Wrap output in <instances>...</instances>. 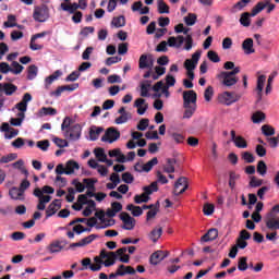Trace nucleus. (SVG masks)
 I'll return each mask as SVG.
<instances>
[{
  "label": "nucleus",
  "mask_w": 279,
  "mask_h": 279,
  "mask_svg": "<svg viewBox=\"0 0 279 279\" xmlns=\"http://www.w3.org/2000/svg\"><path fill=\"white\" fill-rule=\"evenodd\" d=\"M49 7L47 4L37 5L34 8L33 19L36 23H46L49 21Z\"/></svg>",
  "instance_id": "f257e3e1"
},
{
  "label": "nucleus",
  "mask_w": 279,
  "mask_h": 279,
  "mask_svg": "<svg viewBox=\"0 0 279 279\" xmlns=\"http://www.w3.org/2000/svg\"><path fill=\"white\" fill-rule=\"evenodd\" d=\"M241 99V95L236 94V92H225L218 96V101L223 104V106H232V104H236Z\"/></svg>",
  "instance_id": "f03ea898"
},
{
  "label": "nucleus",
  "mask_w": 279,
  "mask_h": 279,
  "mask_svg": "<svg viewBox=\"0 0 279 279\" xmlns=\"http://www.w3.org/2000/svg\"><path fill=\"white\" fill-rule=\"evenodd\" d=\"M265 8H267V14H271V12L276 10V4L271 3V0L259 1L252 9V16H256L257 14H260V12L265 10Z\"/></svg>",
  "instance_id": "7ed1b4c3"
},
{
  "label": "nucleus",
  "mask_w": 279,
  "mask_h": 279,
  "mask_svg": "<svg viewBox=\"0 0 279 279\" xmlns=\"http://www.w3.org/2000/svg\"><path fill=\"white\" fill-rule=\"evenodd\" d=\"M64 136L70 141H80V138L82 137V125H72L70 129L65 130Z\"/></svg>",
  "instance_id": "20e7f679"
},
{
  "label": "nucleus",
  "mask_w": 279,
  "mask_h": 279,
  "mask_svg": "<svg viewBox=\"0 0 279 279\" xmlns=\"http://www.w3.org/2000/svg\"><path fill=\"white\" fill-rule=\"evenodd\" d=\"M189 106H197V93L193 89L183 92V108Z\"/></svg>",
  "instance_id": "39448f33"
},
{
  "label": "nucleus",
  "mask_w": 279,
  "mask_h": 279,
  "mask_svg": "<svg viewBox=\"0 0 279 279\" xmlns=\"http://www.w3.org/2000/svg\"><path fill=\"white\" fill-rule=\"evenodd\" d=\"M121 138V132L114 128H109L101 137L102 143H114Z\"/></svg>",
  "instance_id": "423d86ee"
},
{
  "label": "nucleus",
  "mask_w": 279,
  "mask_h": 279,
  "mask_svg": "<svg viewBox=\"0 0 279 279\" xmlns=\"http://www.w3.org/2000/svg\"><path fill=\"white\" fill-rule=\"evenodd\" d=\"M120 219L123 222V230H134L136 228V219L132 218L130 214L123 211L120 214Z\"/></svg>",
  "instance_id": "0eeeda50"
},
{
  "label": "nucleus",
  "mask_w": 279,
  "mask_h": 279,
  "mask_svg": "<svg viewBox=\"0 0 279 279\" xmlns=\"http://www.w3.org/2000/svg\"><path fill=\"white\" fill-rule=\"evenodd\" d=\"M218 77L221 80L222 86H227L228 88H230V86H234L239 82V77L229 74L228 72H220Z\"/></svg>",
  "instance_id": "6e6552de"
},
{
  "label": "nucleus",
  "mask_w": 279,
  "mask_h": 279,
  "mask_svg": "<svg viewBox=\"0 0 279 279\" xmlns=\"http://www.w3.org/2000/svg\"><path fill=\"white\" fill-rule=\"evenodd\" d=\"M186 189H189V182L186 181V177H181L177 180L174 184V195H182V193L186 192Z\"/></svg>",
  "instance_id": "1a4fd4ad"
},
{
  "label": "nucleus",
  "mask_w": 279,
  "mask_h": 279,
  "mask_svg": "<svg viewBox=\"0 0 279 279\" xmlns=\"http://www.w3.org/2000/svg\"><path fill=\"white\" fill-rule=\"evenodd\" d=\"M68 244L69 242L66 240H57L54 242H51L47 250L48 252H50V254H58L59 252H62V250H64V246H66Z\"/></svg>",
  "instance_id": "9d476101"
},
{
  "label": "nucleus",
  "mask_w": 279,
  "mask_h": 279,
  "mask_svg": "<svg viewBox=\"0 0 279 279\" xmlns=\"http://www.w3.org/2000/svg\"><path fill=\"white\" fill-rule=\"evenodd\" d=\"M169 256V251L154 252L149 257L150 265H158L161 260H165Z\"/></svg>",
  "instance_id": "9b49d317"
},
{
  "label": "nucleus",
  "mask_w": 279,
  "mask_h": 279,
  "mask_svg": "<svg viewBox=\"0 0 279 279\" xmlns=\"http://www.w3.org/2000/svg\"><path fill=\"white\" fill-rule=\"evenodd\" d=\"M231 141L234 143L238 149H247V141L244 140L243 136H236V131H231Z\"/></svg>",
  "instance_id": "f8f14e48"
},
{
  "label": "nucleus",
  "mask_w": 279,
  "mask_h": 279,
  "mask_svg": "<svg viewBox=\"0 0 279 279\" xmlns=\"http://www.w3.org/2000/svg\"><path fill=\"white\" fill-rule=\"evenodd\" d=\"M95 239H99V235L97 234H90L84 239H82L78 242L72 243L70 244V247H86V245H90V243H93V241H95Z\"/></svg>",
  "instance_id": "ddd939ff"
},
{
  "label": "nucleus",
  "mask_w": 279,
  "mask_h": 279,
  "mask_svg": "<svg viewBox=\"0 0 279 279\" xmlns=\"http://www.w3.org/2000/svg\"><path fill=\"white\" fill-rule=\"evenodd\" d=\"M16 90H19V87L12 83H0V93H3L7 97H11Z\"/></svg>",
  "instance_id": "4468645a"
},
{
  "label": "nucleus",
  "mask_w": 279,
  "mask_h": 279,
  "mask_svg": "<svg viewBox=\"0 0 279 279\" xmlns=\"http://www.w3.org/2000/svg\"><path fill=\"white\" fill-rule=\"evenodd\" d=\"M62 208V204L60 203V199H54L46 209V219H49V217H53L58 210Z\"/></svg>",
  "instance_id": "2eb2a0df"
},
{
  "label": "nucleus",
  "mask_w": 279,
  "mask_h": 279,
  "mask_svg": "<svg viewBox=\"0 0 279 279\" xmlns=\"http://www.w3.org/2000/svg\"><path fill=\"white\" fill-rule=\"evenodd\" d=\"M265 223L268 230H279V217H274L271 214H267Z\"/></svg>",
  "instance_id": "dca6fc26"
},
{
  "label": "nucleus",
  "mask_w": 279,
  "mask_h": 279,
  "mask_svg": "<svg viewBox=\"0 0 279 279\" xmlns=\"http://www.w3.org/2000/svg\"><path fill=\"white\" fill-rule=\"evenodd\" d=\"M9 195L11 199H15L19 202H25V194L19 187L13 186L9 190Z\"/></svg>",
  "instance_id": "f3484780"
},
{
  "label": "nucleus",
  "mask_w": 279,
  "mask_h": 279,
  "mask_svg": "<svg viewBox=\"0 0 279 279\" xmlns=\"http://www.w3.org/2000/svg\"><path fill=\"white\" fill-rule=\"evenodd\" d=\"M219 236V230L211 228L205 233L202 238L201 241L202 243H208L210 241H215Z\"/></svg>",
  "instance_id": "a211bd4d"
},
{
  "label": "nucleus",
  "mask_w": 279,
  "mask_h": 279,
  "mask_svg": "<svg viewBox=\"0 0 279 279\" xmlns=\"http://www.w3.org/2000/svg\"><path fill=\"white\" fill-rule=\"evenodd\" d=\"M242 49L246 56H251V53H256V50L254 49V39L246 38L242 43Z\"/></svg>",
  "instance_id": "6ab92c4d"
},
{
  "label": "nucleus",
  "mask_w": 279,
  "mask_h": 279,
  "mask_svg": "<svg viewBox=\"0 0 279 279\" xmlns=\"http://www.w3.org/2000/svg\"><path fill=\"white\" fill-rule=\"evenodd\" d=\"M265 82H267V76L259 75L257 77V86H256L257 101H260V99H263V89L265 88Z\"/></svg>",
  "instance_id": "aec40b11"
},
{
  "label": "nucleus",
  "mask_w": 279,
  "mask_h": 279,
  "mask_svg": "<svg viewBox=\"0 0 279 279\" xmlns=\"http://www.w3.org/2000/svg\"><path fill=\"white\" fill-rule=\"evenodd\" d=\"M118 275H120V276H135L136 275V269H134V267H132V266H125V265L121 264L118 267Z\"/></svg>",
  "instance_id": "412c9836"
},
{
  "label": "nucleus",
  "mask_w": 279,
  "mask_h": 279,
  "mask_svg": "<svg viewBox=\"0 0 279 279\" xmlns=\"http://www.w3.org/2000/svg\"><path fill=\"white\" fill-rule=\"evenodd\" d=\"M175 165H178L177 158H167L163 167L165 173H175Z\"/></svg>",
  "instance_id": "4be33fe9"
},
{
  "label": "nucleus",
  "mask_w": 279,
  "mask_h": 279,
  "mask_svg": "<svg viewBox=\"0 0 279 279\" xmlns=\"http://www.w3.org/2000/svg\"><path fill=\"white\" fill-rule=\"evenodd\" d=\"M134 107L137 108V114L140 116L145 114V112H147V108H149V106L145 104L144 98H137L134 102Z\"/></svg>",
  "instance_id": "5701e85b"
},
{
  "label": "nucleus",
  "mask_w": 279,
  "mask_h": 279,
  "mask_svg": "<svg viewBox=\"0 0 279 279\" xmlns=\"http://www.w3.org/2000/svg\"><path fill=\"white\" fill-rule=\"evenodd\" d=\"M75 170H80V163L75 160H69L65 163V175H73L75 173Z\"/></svg>",
  "instance_id": "b1692460"
},
{
  "label": "nucleus",
  "mask_w": 279,
  "mask_h": 279,
  "mask_svg": "<svg viewBox=\"0 0 279 279\" xmlns=\"http://www.w3.org/2000/svg\"><path fill=\"white\" fill-rule=\"evenodd\" d=\"M167 45L169 47H177V49H179V47L184 45V36L179 35L178 37H169Z\"/></svg>",
  "instance_id": "393cba45"
},
{
  "label": "nucleus",
  "mask_w": 279,
  "mask_h": 279,
  "mask_svg": "<svg viewBox=\"0 0 279 279\" xmlns=\"http://www.w3.org/2000/svg\"><path fill=\"white\" fill-rule=\"evenodd\" d=\"M61 75H62V71L57 70L53 72V74L47 76L45 78V88L49 90V86H51V84H53V82H56V80H58V77H60Z\"/></svg>",
  "instance_id": "a878e982"
},
{
  "label": "nucleus",
  "mask_w": 279,
  "mask_h": 279,
  "mask_svg": "<svg viewBox=\"0 0 279 279\" xmlns=\"http://www.w3.org/2000/svg\"><path fill=\"white\" fill-rule=\"evenodd\" d=\"M60 8L61 10H63V12H69V14H75V12L80 10V4L76 2L72 4L61 3Z\"/></svg>",
  "instance_id": "bb28decb"
},
{
  "label": "nucleus",
  "mask_w": 279,
  "mask_h": 279,
  "mask_svg": "<svg viewBox=\"0 0 279 279\" xmlns=\"http://www.w3.org/2000/svg\"><path fill=\"white\" fill-rule=\"evenodd\" d=\"M104 132V128L92 125L89 129V140L97 141L99 138V134Z\"/></svg>",
  "instance_id": "cd10ccee"
},
{
  "label": "nucleus",
  "mask_w": 279,
  "mask_h": 279,
  "mask_svg": "<svg viewBox=\"0 0 279 279\" xmlns=\"http://www.w3.org/2000/svg\"><path fill=\"white\" fill-rule=\"evenodd\" d=\"M252 15V11L250 12H244L240 16V25L243 27H250L252 25V19H250Z\"/></svg>",
  "instance_id": "c85d7f7f"
},
{
  "label": "nucleus",
  "mask_w": 279,
  "mask_h": 279,
  "mask_svg": "<svg viewBox=\"0 0 279 279\" xmlns=\"http://www.w3.org/2000/svg\"><path fill=\"white\" fill-rule=\"evenodd\" d=\"M149 88H151V81H144L141 83V97H149Z\"/></svg>",
  "instance_id": "c756f323"
},
{
  "label": "nucleus",
  "mask_w": 279,
  "mask_h": 279,
  "mask_svg": "<svg viewBox=\"0 0 279 279\" xmlns=\"http://www.w3.org/2000/svg\"><path fill=\"white\" fill-rule=\"evenodd\" d=\"M10 21H16V16L12 14L8 15V21L3 23V27H17V29H25L24 25L10 23Z\"/></svg>",
  "instance_id": "7c9ffc66"
},
{
  "label": "nucleus",
  "mask_w": 279,
  "mask_h": 279,
  "mask_svg": "<svg viewBox=\"0 0 279 279\" xmlns=\"http://www.w3.org/2000/svg\"><path fill=\"white\" fill-rule=\"evenodd\" d=\"M148 236H149L150 241H153V243H158V239H160L162 236L161 227L153 229Z\"/></svg>",
  "instance_id": "2f4dec72"
},
{
  "label": "nucleus",
  "mask_w": 279,
  "mask_h": 279,
  "mask_svg": "<svg viewBox=\"0 0 279 279\" xmlns=\"http://www.w3.org/2000/svg\"><path fill=\"white\" fill-rule=\"evenodd\" d=\"M144 194L149 197L153 193L158 191V181H154L151 184L143 187Z\"/></svg>",
  "instance_id": "473e14b6"
},
{
  "label": "nucleus",
  "mask_w": 279,
  "mask_h": 279,
  "mask_svg": "<svg viewBox=\"0 0 279 279\" xmlns=\"http://www.w3.org/2000/svg\"><path fill=\"white\" fill-rule=\"evenodd\" d=\"M117 263V253L109 252V256L106 258V260L102 262V265L105 267H112Z\"/></svg>",
  "instance_id": "72a5a7b5"
},
{
  "label": "nucleus",
  "mask_w": 279,
  "mask_h": 279,
  "mask_svg": "<svg viewBox=\"0 0 279 279\" xmlns=\"http://www.w3.org/2000/svg\"><path fill=\"white\" fill-rule=\"evenodd\" d=\"M126 210H130L133 217H141V215H143V208H141V206H135L133 204H129L126 206Z\"/></svg>",
  "instance_id": "f704fd0d"
},
{
  "label": "nucleus",
  "mask_w": 279,
  "mask_h": 279,
  "mask_svg": "<svg viewBox=\"0 0 279 279\" xmlns=\"http://www.w3.org/2000/svg\"><path fill=\"white\" fill-rule=\"evenodd\" d=\"M94 263L90 265V271H101V265H104V259L100 256L94 257Z\"/></svg>",
  "instance_id": "c9c22d12"
},
{
  "label": "nucleus",
  "mask_w": 279,
  "mask_h": 279,
  "mask_svg": "<svg viewBox=\"0 0 279 279\" xmlns=\"http://www.w3.org/2000/svg\"><path fill=\"white\" fill-rule=\"evenodd\" d=\"M185 109L183 113V119H191L193 114H195V110H197V105H189V107H183Z\"/></svg>",
  "instance_id": "e433bc0d"
},
{
  "label": "nucleus",
  "mask_w": 279,
  "mask_h": 279,
  "mask_svg": "<svg viewBox=\"0 0 279 279\" xmlns=\"http://www.w3.org/2000/svg\"><path fill=\"white\" fill-rule=\"evenodd\" d=\"M262 134L269 138V136H274L276 134V129L269 124H264L262 126Z\"/></svg>",
  "instance_id": "4c0bfd02"
},
{
  "label": "nucleus",
  "mask_w": 279,
  "mask_h": 279,
  "mask_svg": "<svg viewBox=\"0 0 279 279\" xmlns=\"http://www.w3.org/2000/svg\"><path fill=\"white\" fill-rule=\"evenodd\" d=\"M156 165H158V157H154L151 160L143 165L142 167L143 171H145L146 173H149V171H151V169H154Z\"/></svg>",
  "instance_id": "58836bf2"
},
{
  "label": "nucleus",
  "mask_w": 279,
  "mask_h": 279,
  "mask_svg": "<svg viewBox=\"0 0 279 279\" xmlns=\"http://www.w3.org/2000/svg\"><path fill=\"white\" fill-rule=\"evenodd\" d=\"M251 119L253 123H263V121L266 119V116L263 111H256L252 114Z\"/></svg>",
  "instance_id": "ea45409f"
},
{
  "label": "nucleus",
  "mask_w": 279,
  "mask_h": 279,
  "mask_svg": "<svg viewBox=\"0 0 279 279\" xmlns=\"http://www.w3.org/2000/svg\"><path fill=\"white\" fill-rule=\"evenodd\" d=\"M157 10L160 14H169L170 12V8L168 7L165 0H159L157 2Z\"/></svg>",
  "instance_id": "a19ab883"
},
{
  "label": "nucleus",
  "mask_w": 279,
  "mask_h": 279,
  "mask_svg": "<svg viewBox=\"0 0 279 279\" xmlns=\"http://www.w3.org/2000/svg\"><path fill=\"white\" fill-rule=\"evenodd\" d=\"M38 75V66L32 64L27 69V80H36V76Z\"/></svg>",
  "instance_id": "79ce46f5"
},
{
  "label": "nucleus",
  "mask_w": 279,
  "mask_h": 279,
  "mask_svg": "<svg viewBox=\"0 0 279 279\" xmlns=\"http://www.w3.org/2000/svg\"><path fill=\"white\" fill-rule=\"evenodd\" d=\"M149 54H142L138 60V69L149 68Z\"/></svg>",
  "instance_id": "37998d69"
},
{
  "label": "nucleus",
  "mask_w": 279,
  "mask_h": 279,
  "mask_svg": "<svg viewBox=\"0 0 279 279\" xmlns=\"http://www.w3.org/2000/svg\"><path fill=\"white\" fill-rule=\"evenodd\" d=\"M94 154L96 158H98L99 162H106L108 155H106V150H104V148H96Z\"/></svg>",
  "instance_id": "c03bdc74"
},
{
  "label": "nucleus",
  "mask_w": 279,
  "mask_h": 279,
  "mask_svg": "<svg viewBox=\"0 0 279 279\" xmlns=\"http://www.w3.org/2000/svg\"><path fill=\"white\" fill-rule=\"evenodd\" d=\"M19 118H11L10 123L11 125L19 128L22 125L24 119H25V113H17Z\"/></svg>",
  "instance_id": "a18cd8bd"
},
{
  "label": "nucleus",
  "mask_w": 279,
  "mask_h": 279,
  "mask_svg": "<svg viewBox=\"0 0 279 279\" xmlns=\"http://www.w3.org/2000/svg\"><path fill=\"white\" fill-rule=\"evenodd\" d=\"M150 197L144 193H142L141 195L136 194L134 196V202L135 204H147V202H149Z\"/></svg>",
  "instance_id": "49530a36"
},
{
  "label": "nucleus",
  "mask_w": 279,
  "mask_h": 279,
  "mask_svg": "<svg viewBox=\"0 0 279 279\" xmlns=\"http://www.w3.org/2000/svg\"><path fill=\"white\" fill-rule=\"evenodd\" d=\"M168 134L178 145L184 143V135L181 133L168 131Z\"/></svg>",
  "instance_id": "de8ad7c7"
},
{
  "label": "nucleus",
  "mask_w": 279,
  "mask_h": 279,
  "mask_svg": "<svg viewBox=\"0 0 279 279\" xmlns=\"http://www.w3.org/2000/svg\"><path fill=\"white\" fill-rule=\"evenodd\" d=\"M16 158H19V155H16L15 153H11L7 156H2L0 158V163L8 165V162H12V160H16Z\"/></svg>",
  "instance_id": "09e8293b"
},
{
  "label": "nucleus",
  "mask_w": 279,
  "mask_h": 279,
  "mask_svg": "<svg viewBox=\"0 0 279 279\" xmlns=\"http://www.w3.org/2000/svg\"><path fill=\"white\" fill-rule=\"evenodd\" d=\"M111 25L114 27H125V16L120 15L118 17H113Z\"/></svg>",
  "instance_id": "8fccbe9b"
},
{
  "label": "nucleus",
  "mask_w": 279,
  "mask_h": 279,
  "mask_svg": "<svg viewBox=\"0 0 279 279\" xmlns=\"http://www.w3.org/2000/svg\"><path fill=\"white\" fill-rule=\"evenodd\" d=\"M11 73H13L14 75H20V73H23V69H25L17 61H13L11 63Z\"/></svg>",
  "instance_id": "3c124183"
},
{
  "label": "nucleus",
  "mask_w": 279,
  "mask_h": 279,
  "mask_svg": "<svg viewBox=\"0 0 279 279\" xmlns=\"http://www.w3.org/2000/svg\"><path fill=\"white\" fill-rule=\"evenodd\" d=\"M160 208V202L156 203V206L153 209H149L146 214V219L147 221H149V219H154V217H156V215H158V210Z\"/></svg>",
  "instance_id": "603ef678"
},
{
  "label": "nucleus",
  "mask_w": 279,
  "mask_h": 279,
  "mask_svg": "<svg viewBox=\"0 0 279 279\" xmlns=\"http://www.w3.org/2000/svg\"><path fill=\"white\" fill-rule=\"evenodd\" d=\"M40 112L45 117H56V114H58V110L53 109L52 107H43Z\"/></svg>",
  "instance_id": "864d4df0"
},
{
  "label": "nucleus",
  "mask_w": 279,
  "mask_h": 279,
  "mask_svg": "<svg viewBox=\"0 0 279 279\" xmlns=\"http://www.w3.org/2000/svg\"><path fill=\"white\" fill-rule=\"evenodd\" d=\"M184 22L189 26L195 25V23H197V14L189 13V15L184 17Z\"/></svg>",
  "instance_id": "5fc2aeb1"
},
{
  "label": "nucleus",
  "mask_w": 279,
  "mask_h": 279,
  "mask_svg": "<svg viewBox=\"0 0 279 279\" xmlns=\"http://www.w3.org/2000/svg\"><path fill=\"white\" fill-rule=\"evenodd\" d=\"M257 173H259L262 177L267 175V163H265L263 160L257 162Z\"/></svg>",
  "instance_id": "6e6d98bb"
},
{
  "label": "nucleus",
  "mask_w": 279,
  "mask_h": 279,
  "mask_svg": "<svg viewBox=\"0 0 279 279\" xmlns=\"http://www.w3.org/2000/svg\"><path fill=\"white\" fill-rule=\"evenodd\" d=\"M247 257H240L238 260L239 271H247Z\"/></svg>",
  "instance_id": "4d7b16f0"
},
{
  "label": "nucleus",
  "mask_w": 279,
  "mask_h": 279,
  "mask_svg": "<svg viewBox=\"0 0 279 279\" xmlns=\"http://www.w3.org/2000/svg\"><path fill=\"white\" fill-rule=\"evenodd\" d=\"M240 175L236 174V172L231 171L229 174V186L230 189H234V186L236 185V180H239Z\"/></svg>",
  "instance_id": "13d9d810"
},
{
  "label": "nucleus",
  "mask_w": 279,
  "mask_h": 279,
  "mask_svg": "<svg viewBox=\"0 0 279 279\" xmlns=\"http://www.w3.org/2000/svg\"><path fill=\"white\" fill-rule=\"evenodd\" d=\"M242 159H244V162H247L248 165L256 161V157H254V155L250 151H244L242 154Z\"/></svg>",
  "instance_id": "bf43d9fd"
},
{
  "label": "nucleus",
  "mask_w": 279,
  "mask_h": 279,
  "mask_svg": "<svg viewBox=\"0 0 279 279\" xmlns=\"http://www.w3.org/2000/svg\"><path fill=\"white\" fill-rule=\"evenodd\" d=\"M207 58L210 60V62H221V58H219V54L215 50H209L207 52Z\"/></svg>",
  "instance_id": "052dcab7"
},
{
  "label": "nucleus",
  "mask_w": 279,
  "mask_h": 279,
  "mask_svg": "<svg viewBox=\"0 0 279 279\" xmlns=\"http://www.w3.org/2000/svg\"><path fill=\"white\" fill-rule=\"evenodd\" d=\"M248 184H250L251 189H258V186H263V179H258L256 177H251Z\"/></svg>",
  "instance_id": "680f3d73"
},
{
  "label": "nucleus",
  "mask_w": 279,
  "mask_h": 279,
  "mask_svg": "<svg viewBox=\"0 0 279 279\" xmlns=\"http://www.w3.org/2000/svg\"><path fill=\"white\" fill-rule=\"evenodd\" d=\"M71 123H73V119H71V117H65L61 124L62 132H66V130L71 129L73 126Z\"/></svg>",
  "instance_id": "e2e57ef3"
},
{
  "label": "nucleus",
  "mask_w": 279,
  "mask_h": 279,
  "mask_svg": "<svg viewBox=\"0 0 279 279\" xmlns=\"http://www.w3.org/2000/svg\"><path fill=\"white\" fill-rule=\"evenodd\" d=\"M97 180L95 179H83V184H85L86 189L89 191H95V183Z\"/></svg>",
  "instance_id": "0e129e2a"
},
{
  "label": "nucleus",
  "mask_w": 279,
  "mask_h": 279,
  "mask_svg": "<svg viewBox=\"0 0 279 279\" xmlns=\"http://www.w3.org/2000/svg\"><path fill=\"white\" fill-rule=\"evenodd\" d=\"M215 95V89L213 86H208L204 92L205 101H210Z\"/></svg>",
  "instance_id": "69168bd1"
},
{
  "label": "nucleus",
  "mask_w": 279,
  "mask_h": 279,
  "mask_svg": "<svg viewBox=\"0 0 279 279\" xmlns=\"http://www.w3.org/2000/svg\"><path fill=\"white\" fill-rule=\"evenodd\" d=\"M203 213L206 216H210L213 215V213H215V205L210 204V203H206L203 207Z\"/></svg>",
  "instance_id": "338daca9"
},
{
  "label": "nucleus",
  "mask_w": 279,
  "mask_h": 279,
  "mask_svg": "<svg viewBox=\"0 0 279 279\" xmlns=\"http://www.w3.org/2000/svg\"><path fill=\"white\" fill-rule=\"evenodd\" d=\"M49 140H43L37 142L38 149H41V151H47L49 149Z\"/></svg>",
  "instance_id": "774afa93"
}]
</instances>
